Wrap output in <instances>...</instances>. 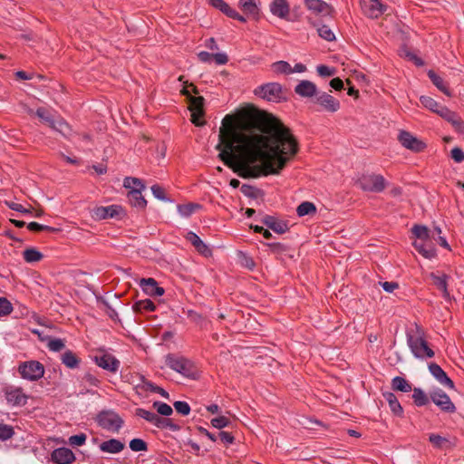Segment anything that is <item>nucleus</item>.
<instances>
[{
	"label": "nucleus",
	"mask_w": 464,
	"mask_h": 464,
	"mask_svg": "<svg viewBox=\"0 0 464 464\" xmlns=\"http://www.w3.org/2000/svg\"><path fill=\"white\" fill-rule=\"evenodd\" d=\"M240 126L247 132H260L249 139L245 160H239L232 169L242 179L279 175L299 152V142L291 130L271 113L244 111Z\"/></svg>",
	"instance_id": "nucleus-1"
},
{
	"label": "nucleus",
	"mask_w": 464,
	"mask_h": 464,
	"mask_svg": "<svg viewBox=\"0 0 464 464\" xmlns=\"http://www.w3.org/2000/svg\"><path fill=\"white\" fill-rule=\"evenodd\" d=\"M242 112L238 116L227 114L222 120V126L219 129V143L216 150H219L218 158L223 163L233 169L237 163L238 156L237 152L246 153V143L249 139L256 138L257 133L246 131L240 126Z\"/></svg>",
	"instance_id": "nucleus-2"
},
{
	"label": "nucleus",
	"mask_w": 464,
	"mask_h": 464,
	"mask_svg": "<svg viewBox=\"0 0 464 464\" xmlns=\"http://www.w3.org/2000/svg\"><path fill=\"white\" fill-rule=\"evenodd\" d=\"M407 342L411 353L420 359L432 358L434 352L429 347L428 342L424 339V332L421 327L416 326L415 334H407Z\"/></svg>",
	"instance_id": "nucleus-3"
},
{
	"label": "nucleus",
	"mask_w": 464,
	"mask_h": 464,
	"mask_svg": "<svg viewBox=\"0 0 464 464\" xmlns=\"http://www.w3.org/2000/svg\"><path fill=\"white\" fill-rule=\"evenodd\" d=\"M165 363L171 370L182 374L185 377L190 379L198 378V374L197 367L190 360L183 356L169 353L165 357Z\"/></svg>",
	"instance_id": "nucleus-4"
},
{
	"label": "nucleus",
	"mask_w": 464,
	"mask_h": 464,
	"mask_svg": "<svg viewBox=\"0 0 464 464\" xmlns=\"http://www.w3.org/2000/svg\"><path fill=\"white\" fill-rule=\"evenodd\" d=\"M355 184L364 192L381 193L388 183L382 175L364 173L357 179Z\"/></svg>",
	"instance_id": "nucleus-5"
},
{
	"label": "nucleus",
	"mask_w": 464,
	"mask_h": 464,
	"mask_svg": "<svg viewBox=\"0 0 464 464\" xmlns=\"http://www.w3.org/2000/svg\"><path fill=\"white\" fill-rule=\"evenodd\" d=\"M95 420L101 428L111 432H118L124 424L123 419L112 410L101 411Z\"/></svg>",
	"instance_id": "nucleus-6"
},
{
	"label": "nucleus",
	"mask_w": 464,
	"mask_h": 464,
	"mask_svg": "<svg viewBox=\"0 0 464 464\" xmlns=\"http://www.w3.org/2000/svg\"><path fill=\"white\" fill-rule=\"evenodd\" d=\"M91 217L95 221L108 218L121 220L126 217V211L121 205L96 206L91 210Z\"/></svg>",
	"instance_id": "nucleus-7"
},
{
	"label": "nucleus",
	"mask_w": 464,
	"mask_h": 464,
	"mask_svg": "<svg viewBox=\"0 0 464 464\" xmlns=\"http://www.w3.org/2000/svg\"><path fill=\"white\" fill-rule=\"evenodd\" d=\"M181 93L188 99L192 123L196 126H203L205 124V121L202 120L205 115V99L202 96L195 97L189 95V90L187 86L182 89Z\"/></svg>",
	"instance_id": "nucleus-8"
},
{
	"label": "nucleus",
	"mask_w": 464,
	"mask_h": 464,
	"mask_svg": "<svg viewBox=\"0 0 464 464\" xmlns=\"http://www.w3.org/2000/svg\"><path fill=\"white\" fill-rule=\"evenodd\" d=\"M18 372L23 379L35 382L44 377V366L35 360L26 361L19 364Z\"/></svg>",
	"instance_id": "nucleus-9"
},
{
	"label": "nucleus",
	"mask_w": 464,
	"mask_h": 464,
	"mask_svg": "<svg viewBox=\"0 0 464 464\" xmlns=\"http://www.w3.org/2000/svg\"><path fill=\"white\" fill-rule=\"evenodd\" d=\"M254 93L268 102H280L285 100L282 85L278 82L262 84L254 91Z\"/></svg>",
	"instance_id": "nucleus-10"
},
{
	"label": "nucleus",
	"mask_w": 464,
	"mask_h": 464,
	"mask_svg": "<svg viewBox=\"0 0 464 464\" xmlns=\"http://www.w3.org/2000/svg\"><path fill=\"white\" fill-rule=\"evenodd\" d=\"M314 102L320 106V111L329 113H334L341 108L340 101L325 92H318Z\"/></svg>",
	"instance_id": "nucleus-11"
},
{
	"label": "nucleus",
	"mask_w": 464,
	"mask_h": 464,
	"mask_svg": "<svg viewBox=\"0 0 464 464\" xmlns=\"http://www.w3.org/2000/svg\"><path fill=\"white\" fill-rule=\"evenodd\" d=\"M3 392L9 405L24 406L27 403L28 396L24 392L21 387L8 385L3 389Z\"/></svg>",
	"instance_id": "nucleus-12"
},
{
	"label": "nucleus",
	"mask_w": 464,
	"mask_h": 464,
	"mask_svg": "<svg viewBox=\"0 0 464 464\" xmlns=\"http://www.w3.org/2000/svg\"><path fill=\"white\" fill-rule=\"evenodd\" d=\"M362 13L369 18L377 19L387 10L388 6L380 0H361Z\"/></svg>",
	"instance_id": "nucleus-13"
},
{
	"label": "nucleus",
	"mask_w": 464,
	"mask_h": 464,
	"mask_svg": "<svg viewBox=\"0 0 464 464\" xmlns=\"http://www.w3.org/2000/svg\"><path fill=\"white\" fill-rule=\"evenodd\" d=\"M430 398L442 411L453 413L456 407L449 395L441 389H436L430 393Z\"/></svg>",
	"instance_id": "nucleus-14"
},
{
	"label": "nucleus",
	"mask_w": 464,
	"mask_h": 464,
	"mask_svg": "<svg viewBox=\"0 0 464 464\" xmlns=\"http://www.w3.org/2000/svg\"><path fill=\"white\" fill-rule=\"evenodd\" d=\"M269 10L273 15L280 19L292 22L299 19L295 14L294 17H290V6L287 0H273L269 5Z\"/></svg>",
	"instance_id": "nucleus-15"
},
{
	"label": "nucleus",
	"mask_w": 464,
	"mask_h": 464,
	"mask_svg": "<svg viewBox=\"0 0 464 464\" xmlns=\"http://www.w3.org/2000/svg\"><path fill=\"white\" fill-rule=\"evenodd\" d=\"M305 7L314 14L333 17L334 8L323 0H304Z\"/></svg>",
	"instance_id": "nucleus-16"
},
{
	"label": "nucleus",
	"mask_w": 464,
	"mask_h": 464,
	"mask_svg": "<svg viewBox=\"0 0 464 464\" xmlns=\"http://www.w3.org/2000/svg\"><path fill=\"white\" fill-rule=\"evenodd\" d=\"M398 140L404 148L414 152H420L426 148V144L422 140L417 139L411 132L406 130L400 131Z\"/></svg>",
	"instance_id": "nucleus-17"
},
{
	"label": "nucleus",
	"mask_w": 464,
	"mask_h": 464,
	"mask_svg": "<svg viewBox=\"0 0 464 464\" xmlns=\"http://www.w3.org/2000/svg\"><path fill=\"white\" fill-rule=\"evenodd\" d=\"M95 363L110 372L115 373L120 368V361L111 353H105L102 355H95Z\"/></svg>",
	"instance_id": "nucleus-18"
},
{
	"label": "nucleus",
	"mask_w": 464,
	"mask_h": 464,
	"mask_svg": "<svg viewBox=\"0 0 464 464\" xmlns=\"http://www.w3.org/2000/svg\"><path fill=\"white\" fill-rule=\"evenodd\" d=\"M209 5L214 8L219 10L225 15L229 18L237 20L241 23H246V19L245 16L238 14V12L232 8L226 1L224 0H208Z\"/></svg>",
	"instance_id": "nucleus-19"
},
{
	"label": "nucleus",
	"mask_w": 464,
	"mask_h": 464,
	"mask_svg": "<svg viewBox=\"0 0 464 464\" xmlns=\"http://www.w3.org/2000/svg\"><path fill=\"white\" fill-rule=\"evenodd\" d=\"M438 115L450 122L454 129L459 132H464V121L461 120L460 116L455 111H450L446 106L440 107V111H438Z\"/></svg>",
	"instance_id": "nucleus-20"
},
{
	"label": "nucleus",
	"mask_w": 464,
	"mask_h": 464,
	"mask_svg": "<svg viewBox=\"0 0 464 464\" xmlns=\"http://www.w3.org/2000/svg\"><path fill=\"white\" fill-rule=\"evenodd\" d=\"M429 371L431 375L444 387L454 389L455 385L453 381L447 375L445 371L436 362L429 364Z\"/></svg>",
	"instance_id": "nucleus-21"
},
{
	"label": "nucleus",
	"mask_w": 464,
	"mask_h": 464,
	"mask_svg": "<svg viewBox=\"0 0 464 464\" xmlns=\"http://www.w3.org/2000/svg\"><path fill=\"white\" fill-rule=\"evenodd\" d=\"M75 459L74 453L65 447L55 449L51 454V459L55 464H71Z\"/></svg>",
	"instance_id": "nucleus-22"
},
{
	"label": "nucleus",
	"mask_w": 464,
	"mask_h": 464,
	"mask_svg": "<svg viewBox=\"0 0 464 464\" xmlns=\"http://www.w3.org/2000/svg\"><path fill=\"white\" fill-rule=\"evenodd\" d=\"M140 286L142 291L150 296H161L164 295L165 290L163 287L159 286L158 282L154 278H141Z\"/></svg>",
	"instance_id": "nucleus-23"
},
{
	"label": "nucleus",
	"mask_w": 464,
	"mask_h": 464,
	"mask_svg": "<svg viewBox=\"0 0 464 464\" xmlns=\"http://www.w3.org/2000/svg\"><path fill=\"white\" fill-rule=\"evenodd\" d=\"M261 221L265 226L277 234H284L289 229L286 221L279 220L274 216L266 215Z\"/></svg>",
	"instance_id": "nucleus-24"
},
{
	"label": "nucleus",
	"mask_w": 464,
	"mask_h": 464,
	"mask_svg": "<svg viewBox=\"0 0 464 464\" xmlns=\"http://www.w3.org/2000/svg\"><path fill=\"white\" fill-rule=\"evenodd\" d=\"M295 92L303 98H312L315 97L318 91L313 82L303 80L295 87Z\"/></svg>",
	"instance_id": "nucleus-25"
},
{
	"label": "nucleus",
	"mask_w": 464,
	"mask_h": 464,
	"mask_svg": "<svg viewBox=\"0 0 464 464\" xmlns=\"http://www.w3.org/2000/svg\"><path fill=\"white\" fill-rule=\"evenodd\" d=\"M430 277L432 279L433 285L442 293V296L445 299L450 298V293L448 290V280L450 279V276L441 273H430Z\"/></svg>",
	"instance_id": "nucleus-26"
},
{
	"label": "nucleus",
	"mask_w": 464,
	"mask_h": 464,
	"mask_svg": "<svg viewBox=\"0 0 464 464\" xmlns=\"http://www.w3.org/2000/svg\"><path fill=\"white\" fill-rule=\"evenodd\" d=\"M414 248L425 258L432 259L437 256L436 248L431 241V238L423 242H413Z\"/></svg>",
	"instance_id": "nucleus-27"
},
{
	"label": "nucleus",
	"mask_w": 464,
	"mask_h": 464,
	"mask_svg": "<svg viewBox=\"0 0 464 464\" xmlns=\"http://www.w3.org/2000/svg\"><path fill=\"white\" fill-rule=\"evenodd\" d=\"M143 190L144 189L140 188H132L127 194L130 204L139 210H144L147 207V200L142 196Z\"/></svg>",
	"instance_id": "nucleus-28"
},
{
	"label": "nucleus",
	"mask_w": 464,
	"mask_h": 464,
	"mask_svg": "<svg viewBox=\"0 0 464 464\" xmlns=\"http://www.w3.org/2000/svg\"><path fill=\"white\" fill-rule=\"evenodd\" d=\"M238 5L245 14L253 18L254 20H259L260 8L255 0H239Z\"/></svg>",
	"instance_id": "nucleus-29"
},
{
	"label": "nucleus",
	"mask_w": 464,
	"mask_h": 464,
	"mask_svg": "<svg viewBox=\"0 0 464 464\" xmlns=\"http://www.w3.org/2000/svg\"><path fill=\"white\" fill-rule=\"evenodd\" d=\"M185 237L188 242L191 243V245L199 254L205 256L211 255L210 248L200 239V237L196 233L188 231Z\"/></svg>",
	"instance_id": "nucleus-30"
},
{
	"label": "nucleus",
	"mask_w": 464,
	"mask_h": 464,
	"mask_svg": "<svg viewBox=\"0 0 464 464\" xmlns=\"http://www.w3.org/2000/svg\"><path fill=\"white\" fill-rule=\"evenodd\" d=\"M125 445L123 442L117 439H110L102 442L99 445L100 450L102 452L116 454L121 452L124 449Z\"/></svg>",
	"instance_id": "nucleus-31"
},
{
	"label": "nucleus",
	"mask_w": 464,
	"mask_h": 464,
	"mask_svg": "<svg viewBox=\"0 0 464 464\" xmlns=\"http://www.w3.org/2000/svg\"><path fill=\"white\" fill-rule=\"evenodd\" d=\"M382 396L388 402L392 412L398 417H402L403 409L396 395L391 392H386L382 393Z\"/></svg>",
	"instance_id": "nucleus-32"
},
{
	"label": "nucleus",
	"mask_w": 464,
	"mask_h": 464,
	"mask_svg": "<svg viewBox=\"0 0 464 464\" xmlns=\"http://www.w3.org/2000/svg\"><path fill=\"white\" fill-rule=\"evenodd\" d=\"M61 361L62 363L69 369H76L80 366L81 363L80 357L71 350L65 351L61 355Z\"/></svg>",
	"instance_id": "nucleus-33"
},
{
	"label": "nucleus",
	"mask_w": 464,
	"mask_h": 464,
	"mask_svg": "<svg viewBox=\"0 0 464 464\" xmlns=\"http://www.w3.org/2000/svg\"><path fill=\"white\" fill-rule=\"evenodd\" d=\"M428 76L431 82L445 95L451 97L452 93L444 80L438 75L434 71L430 70L428 72Z\"/></svg>",
	"instance_id": "nucleus-34"
},
{
	"label": "nucleus",
	"mask_w": 464,
	"mask_h": 464,
	"mask_svg": "<svg viewBox=\"0 0 464 464\" xmlns=\"http://www.w3.org/2000/svg\"><path fill=\"white\" fill-rule=\"evenodd\" d=\"M132 310L137 314L154 312L156 305L150 299L139 300L133 304Z\"/></svg>",
	"instance_id": "nucleus-35"
},
{
	"label": "nucleus",
	"mask_w": 464,
	"mask_h": 464,
	"mask_svg": "<svg viewBox=\"0 0 464 464\" xmlns=\"http://www.w3.org/2000/svg\"><path fill=\"white\" fill-rule=\"evenodd\" d=\"M392 389L396 392H410L412 390L411 383L405 378L396 376L392 380Z\"/></svg>",
	"instance_id": "nucleus-36"
},
{
	"label": "nucleus",
	"mask_w": 464,
	"mask_h": 464,
	"mask_svg": "<svg viewBox=\"0 0 464 464\" xmlns=\"http://www.w3.org/2000/svg\"><path fill=\"white\" fill-rule=\"evenodd\" d=\"M154 426L161 430L169 429L171 431H179L181 429L172 419L160 416H158Z\"/></svg>",
	"instance_id": "nucleus-37"
},
{
	"label": "nucleus",
	"mask_w": 464,
	"mask_h": 464,
	"mask_svg": "<svg viewBox=\"0 0 464 464\" xmlns=\"http://www.w3.org/2000/svg\"><path fill=\"white\" fill-rule=\"evenodd\" d=\"M201 208H202V206L200 204L193 203V202L178 205L179 213L182 217H185V218L190 217L193 213H195L197 210H199Z\"/></svg>",
	"instance_id": "nucleus-38"
},
{
	"label": "nucleus",
	"mask_w": 464,
	"mask_h": 464,
	"mask_svg": "<svg viewBox=\"0 0 464 464\" xmlns=\"http://www.w3.org/2000/svg\"><path fill=\"white\" fill-rule=\"evenodd\" d=\"M411 391L413 392L412 399L416 406H425L430 402V398L420 388L415 387Z\"/></svg>",
	"instance_id": "nucleus-39"
},
{
	"label": "nucleus",
	"mask_w": 464,
	"mask_h": 464,
	"mask_svg": "<svg viewBox=\"0 0 464 464\" xmlns=\"http://www.w3.org/2000/svg\"><path fill=\"white\" fill-rule=\"evenodd\" d=\"M49 127L63 136H67L71 131L69 124L61 117L53 119V123H51Z\"/></svg>",
	"instance_id": "nucleus-40"
},
{
	"label": "nucleus",
	"mask_w": 464,
	"mask_h": 464,
	"mask_svg": "<svg viewBox=\"0 0 464 464\" xmlns=\"http://www.w3.org/2000/svg\"><path fill=\"white\" fill-rule=\"evenodd\" d=\"M429 441L440 450L448 449L450 446V441L447 438L435 433L430 434Z\"/></svg>",
	"instance_id": "nucleus-41"
},
{
	"label": "nucleus",
	"mask_w": 464,
	"mask_h": 464,
	"mask_svg": "<svg viewBox=\"0 0 464 464\" xmlns=\"http://www.w3.org/2000/svg\"><path fill=\"white\" fill-rule=\"evenodd\" d=\"M411 232L418 239V242H423L430 238V230L426 226L414 225L411 228Z\"/></svg>",
	"instance_id": "nucleus-42"
},
{
	"label": "nucleus",
	"mask_w": 464,
	"mask_h": 464,
	"mask_svg": "<svg viewBox=\"0 0 464 464\" xmlns=\"http://www.w3.org/2000/svg\"><path fill=\"white\" fill-rule=\"evenodd\" d=\"M240 191L247 198L256 199L264 195V191L249 184H243Z\"/></svg>",
	"instance_id": "nucleus-43"
},
{
	"label": "nucleus",
	"mask_w": 464,
	"mask_h": 464,
	"mask_svg": "<svg viewBox=\"0 0 464 464\" xmlns=\"http://www.w3.org/2000/svg\"><path fill=\"white\" fill-rule=\"evenodd\" d=\"M24 259L27 263L39 262L44 258V255L36 248H27L23 252Z\"/></svg>",
	"instance_id": "nucleus-44"
},
{
	"label": "nucleus",
	"mask_w": 464,
	"mask_h": 464,
	"mask_svg": "<svg viewBox=\"0 0 464 464\" xmlns=\"http://www.w3.org/2000/svg\"><path fill=\"white\" fill-rule=\"evenodd\" d=\"M296 213L299 217L314 215L316 213V207L312 202L304 201L297 207Z\"/></svg>",
	"instance_id": "nucleus-45"
},
{
	"label": "nucleus",
	"mask_w": 464,
	"mask_h": 464,
	"mask_svg": "<svg viewBox=\"0 0 464 464\" xmlns=\"http://www.w3.org/2000/svg\"><path fill=\"white\" fill-rule=\"evenodd\" d=\"M271 67H272V70L274 71V72H276L277 74H291L292 73V67L285 61L275 62L272 63Z\"/></svg>",
	"instance_id": "nucleus-46"
},
{
	"label": "nucleus",
	"mask_w": 464,
	"mask_h": 464,
	"mask_svg": "<svg viewBox=\"0 0 464 464\" xmlns=\"http://www.w3.org/2000/svg\"><path fill=\"white\" fill-rule=\"evenodd\" d=\"M420 101L425 108L430 110L431 111L437 114L438 111H440V107L443 106L430 96H420Z\"/></svg>",
	"instance_id": "nucleus-47"
},
{
	"label": "nucleus",
	"mask_w": 464,
	"mask_h": 464,
	"mask_svg": "<svg viewBox=\"0 0 464 464\" xmlns=\"http://www.w3.org/2000/svg\"><path fill=\"white\" fill-rule=\"evenodd\" d=\"M139 382L136 384V389L140 390L141 392H153L155 391V388L157 387L156 384L153 382L148 381L143 375H139Z\"/></svg>",
	"instance_id": "nucleus-48"
},
{
	"label": "nucleus",
	"mask_w": 464,
	"mask_h": 464,
	"mask_svg": "<svg viewBox=\"0 0 464 464\" xmlns=\"http://www.w3.org/2000/svg\"><path fill=\"white\" fill-rule=\"evenodd\" d=\"M135 415L140 417V418L144 419L145 420L149 421L150 423H151L153 425L155 424L156 420H157V418L159 416L157 413L150 411H147V410L142 409V408L136 409Z\"/></svg>",
	"instance_id": "nucleus-49"
},
{
	"label": "nucleus",
	"mask_w": 464,
	"mask_h": 464,
	"mask_svg": "<svg viewBox=\"0 0 464 464\" xmlns=\"http://www.w3.org/2000/svg\"><path fill=\"white\" fill-rule=\"evenodd\" d=\"M153 408L157 411L158 414L165 417H169L173 413V410L169 404L160 401L153 402Z\"/></svg>",
	"instance_id": "nucleus-50"
},
{
	"label": "nucleus",
	"mask_w": 464,
	"mask_h": 464,
	"mask_svg": "<svg viewBox=\"0 0 464 464\" xmlns=\"http://www.w3.org/2000/svg\"><path fill=\"white\" fill-rule=\"evenodd\" d=\"M123 185L127 188H140L145 189L146 186L141 179L134 177H126L123 181Z\"/></svg>",
	"instance_id": "nucleus-51"
},
{
	"label": "nucleus",
	"mask_w": 464,
	"mask_h": 464,
	"mask_svg": "<svg viewBox=\"0 0 464 464\" xmlns=\"http://www.w3.org/2000/svg\"><path fill=\"white\" fill-rule=\"evenodd\" d=\"M27 228L32 232H41V231L57 232V231H59L58 228H55V227H53L50 226H46V225H42L37 222H30L27 225Z\"/></svg>",
	"instance_id": "nucleus-52"
},
{
	"label": "nucleus",
	"mask_w": 464,
	"mask_h": 464,
	"mask_svg": "<svg viewBox=\"0 0 464 464\" xmlns=\"http://www.w3.org/2000/svg\"><path fill=\"white\" fill-rule=\"evenodd\" d=\"M269 250L276 255H282L289 250V246L280 243V242H275V243H266L265 244Z\"/></svg>",
	"instance_id": "nucleus-53"
},
{
	"label": "nucleus",
	"mask_w": 464,
	"mask_h": 464,
	"mask_svg": "<svg viewBox=\"0 0 464 464\" xmlns=\"http://www.w3.org/2000/svg\"><path fill=\"white\" fill-rule=\"evenodd\" d=\"M317 32L320 37L328 42L335 40V35L328 25L322 24L317 28Z\"/></svg>",
	"instance_id": "nucleus-54"
},
{
	"label": "nucleus",
	"mask_w": 464,
	"mask_h": 464,
	"mask_svg": "<svg viewBox=\"0 0 464 464\" xmlns=\"http://www.w3.org/2000/svg\"><path fill=\"white\" fill-rule=\"evenodd\" d=\"M129 446L132 451H136V452L148 450L147 442L145 440H143L142 439H139V438L132 439L130 441Z\"/></svg>",
	"instance_id": "nucleus-55"
},
{
	"label": "nucleus",
	"mask_w": 464,
	"mask_h": 464,
	"mask_svg": "<svg viewBox=\"0 0 464 464\" xmlns=\"http://www.w3.org/2000/svg\"><path fill=\"white\" fill-rule=\"evenodd\" d=\"M13 310L12 303L5 297H0V317L9 315Z\"/></svg>",
	"instance_id": "nucleus-56"
},
{
	"label": "nucleus",
	"mask_w": 464,
	"mask_h": 464,
	"mask_svg": "<svg viewBox=\"0 0 464 464\" xmlns=\"http://www.w3.org/2000/svg\"><path fill=\"white\" fill-rule=\"evenodd\" d=\"M47 347L52 352H60L65 347V343L60 338H51L47 343Z\"/></svg>",
	"instance_id": "nucleus-57"
},
{
	"label": "nucleus",
	"mask_w": 464,
	"mask_h": 464,
	"mask_svg": "<svg viewBox=\"0 0 464 464\" xmlns=\"http://www.w3.org/2000/svg\"><path fill=\"white\" fill-rule=\"evenodd\" d=\"M35 115L41 119V121L50 126L53 123V116L44 107H40L36 110Z\"/></svg>",
	"instance_id": "nucleus-58"
},
{
	"label": "nucleus",
	"mask_w": 464,
	"mask_h": 464,
	"mask_svg": "<svg viewBox=\"0 0 464 464\" xmlns=\"http://www.w3.org/2000/svg\"><path fill=\"white\" fill-rule=\"evenodd\" d=\"M14 434V428L11 425L0 423V440H6Z\"/></svg>",
	"instance_id": "nucleus-59"
},
{
	"label": "nucleus",
	"mask_w": 464,
	"mask_h": 464,
	"mask_svg": "<svg viewBox=\"0 0 464 464\" xmlns=\"http://www.w3.org/2000/svg\"><path fill=\"white\" fill-rule=\"evenodd\" d=\"M173 406L176 411L183 416H187L190 412V406L186 401H177L174 402Z\"/></svg>",
	"instance_id": "nucleus-60"
},
{
	"label": "nucleus",
	"mask_w": 464,
	"mask_h": 464,
	"mask_svg": "<svg viewBox=\"0 0 464 464\" xmlns=\"http://www.w3.org/2000/svg\"><path fill=\"white\" fill-rule=\"evenodd\" d=\"M211 425L218 430L227 427L230 424L229 419L225 416H219L211 420Z\"/></svg>",
	"instance_id": "nucleus-61"
},
{
	"label": "nucleus",
	"mask_w": 464,
	"mask_h": 464,
	"mask_svg": "<svg viewBox=\"0 0 464 464\" xmlns=\"http://www.w3.org/2000/svg\"><path fill=\"white\" fill-rule=\"evenodd\" d=\"M150 189H151L153 196L156 198H158L160 200H163V201L168 200V198L166 197L165 189L161 186L155 184L150 188Z\"/></svg>",
	"instance_id": "nucleus-62"
},
{
	"label": "nucleus",
	"mask_w": 464,
	"mask_h": 464,
	"mask_svg": "<svg viewBox=\"0 0 464 464\" xmlns=\"http://www.w3.org/2000/svg\"><path fill=\"white\" fill-rule=\"evenodd\" d=\"M87 440V436L84 433L72 435L69 438V443L72 446H82Z\"/></svg>",
	"instance_id": "nucleus-63"
},
{
	"label": "nucleus",
	"mask_w": 464,
	"mask_h": 464,
	"mask_svg": "<svg viewBox=\"0 0 464 464\" xmlns=\"http://www.w3.org/2000/svg\"><path fill=\"white\" fill-rule=\"evenodd\" d=\"M335 69L327 65H318L317 72L321 77H330L335 74Z\"/></svg>",
	"instance_id": "nucleus-64"
}]
</instances>
